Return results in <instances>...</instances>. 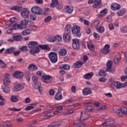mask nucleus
Returning <instances> with one entry per match:
<instances>
[{
    "mask_svg": "<svg viewBox=\"0 0 127 127\" xmlns=\"http://www.w3.org/2000/svg\"><path fill=\"white\" fill-rule=\"evenodd\" d=\"M24 89V86L23 85H21L19 83H17L13 88V92H18L20 91V90H22Z\"/></svg>",
    "mask_w": 127,
    "mask_h": 127,
    "instance_id": "obj_11",
    "label": "nucleus"
},
{
    "mask_svg": "<svg viewBox=\"0 0 127 127\" xmlns=\"http://www.w3.org/2000/svg\"><path fill=\"white\" fill-rule=\"evenodd\" d=\"M113 84H114V85H116L117 89H122V88H124L123 85L120 82L115 81Z\"/></svg>",
    "mask_w": 127,
    "mask_h": 127,
    "instance_id": "obj_30",
    "label": "nucleus"
},
{
    "mask_svg": "<svg viewBox=\"0 0 127 127\" xmlns=\"http://www.w3.org/2000/svg\"><path fill=\"white\" fill-rule=\"evenodd\" d=\"M12 10H15L16 11H20L22 10V7L18 6H14L11 8Z\"/></svg>",
    "mask_w": 127,
    "mask_h": 127,
    "instance_id": "obj_32",
    "label": "nucleus"
},
{
    "mask_svg": "<svg viewBox=\"0 0 127 127\" xmlns=\"http://www.w3.org/2000/svg\"><path fill=\"white\" fill-rule=\"evenodd\" d=\"M2 90L4 93L6 94H8V93H10V88L9 87H6L5 88H3Z\"/></svg>",
    "mask_w": 127,
    "mask_h": 127,
    "instance_id": "obj_42",
    "label": "nucleus"
},
{
    "mask_svg": "<svg viewBox=\"0 0 127 127\" xmlns=\"http://www.w3.org/2000/svg\"><path fill=\"white\" fill-rule=\"evenodd\" d=\"M63 39L65 42H69L71 40V35L69 33L64 34L63 35Z\"/></svg>",
    "mask_w": 127,
    "mask_h": 127,
    "instance_id": "obj_17",
    "label": "nucleus"
},
{
    "mask_svg": "<svg viewBox=\"0 0 127 127\" xmlns=\"http://www.w3.org/2000/svg\"><path fill=\"white\" fill-rule=\"evenodd\" d=\"M49 59L52 63H56L58 61V57H57V53L51 52L49 54Z\"/></svg>",
    "mask_w": 127,
    "mask_h": 127,
    "instance_id": "obj_3",
    "label": "nucleus"
},
{
    "mask_svg": "<svg viewBox=\"0 0 127 127\" xmlns=\"http://www.w3.org/2000/svg\"><path fill=\"white\" fill-rule=\"evenodd\" d=\"M38 43L34 41H31L29 43L28 48L29 49V52L32 55L35 56V54L40 52V49L38 47Z\"/></svg>",
    "mask_w": 127,
    "mask_h": 127,
    "instance_id": "obj_1",
    "label": "nucleus"
},
{
    "mask_svg": "<svg viewBox=\"0 0 127 127\" xmlns=\"http://www.w3.org/2000/svg\"><path fill=\"white\" fill-rule=\"evenodd\" d=\"M0 65H1L2 68H6V64L0 59Z\"/></svg>",
    "mask_w": 127,
    "mask_h": 127,
    "instance_id": "obj_52",
    "label": "nucleus"
},
{
    "mask_svg": "<svg viewBox=\"0 0 127 127\" xmlns=\"http://www.w3.org/2000/svg\"><path fill=\"white\" fill-rule=\"evenodd\" d=\"M71 25H67L65 27V31L67 32V33H70L71 32Z\"/></svg>",
    "mask_w": 127,
    "mask_h": 127,
    "instance_id": "obj_37",
    "label": "nucleus"
},
{
    "mask_svg": "<svg viewBox=\"0 0 127 127\" xmlns=\"http://www.w3.org/2000/svg\"><path fill=\"white\" fill-rule=\"evenodd\" d=\"M28 34H30V30L28 29H25L22 32V35H23L24 36L28 35Z\"/></svg>",
    "mask_w": 127,
    "mask_h": 127,
    "instance_id": "obj_40",
    "label": "nucleus"
},
{
    "mask_svg": "<svg viewBox=\"0 0 127 127\" xmlns=\"http://www.w3.org/2000/svg\"><path fill=\"white\" fill-rule=\"evenodd\" d=\"M90 117H91L90 114L86 113V112H81L80 120H81V121H86V120H88Z\"/></svg>",
    "mask_w": 127,
    "mask_h": 127,
    "instance_id": "obj_13",
    "label": "nucleus"
},
{
    "mask_svg": "<svg viewBox=\"0 0 127 127\" xmlns=\"http://www.w3.org/2000/svg\"><path fill=\"white\" fill-rule=\"evenodd\" d=\"M82 93L84 96L92 94V89L89 87L85 88L82 90Z\"/></svg>",
    "mask_w": 127,
    "mask_h": 127,
    "instance_id": "obj_19",
    "label": "nucleus"
},
{
    "mask_svg": "<svg viewBox=\"0 0 127 127\" xmlns=\"http://www.w3.org/2000/svg\"><path fill=\"white\" fill-rule=\"evenodd\" d=\"M34 107L32 106H29L25 108L26 111H30V110H33Z\"/></svg>",
    "mask_w": 127,
    "mask_h": 127,
    "instance_id": "obj_55",
    "label": "nucleus"
},
{
    "mask_svg": "<svg viewBox=\"0 0 127 127\" xmlns=\"http://www.w3.org/2000/svg\"><path fill=\"white\" fill-rule=\"evenodd\" d=\"M80 31L81 28H80V26H79L75 25L72 28V33L77 37H80L81 36V33H80Z\"/></svg>",
    "mask_w": 127,
    "mask_h": 127,
    "instance_id": "obj_4",
    "label": "nucleus"
},
{
    "mask_svg": "<svg viewBox=\"0 0 127 127\" xmlns=\"http://www.w3.org/2000/svg\"><path fill=\"white\" fill-rule=\"evenodd\" d=\"M85 111L89 112H93V108H92V106L86 107L85 108Z\"/></svg>",
    "mask_w": 127,
    "mask_h": 127,
    "instance_id": "obj_48",
    "label": "nucleus"
},
{
    "mask_svg": "<svg viewBox=\"0 0 127 127\" xmlns=\"http://www.w3.org/2000/svg\"><path fill=\"white\" fill-rule=\"evenodd\" d=\"M15 50V48L11 47L10 48L7 49L5 51V53H6L7 54H11V53H12V52H13Z\"/></svg>",
    "mask_w": 127,
    "mask_h": 127,
    "instance_id": "obj_31",
    "label": "nucleus"
},
{
    "mask_svg": "<svg viewBox=\"0 0 127 127\" xmlns=\"http://www.w3.org/2000/svg\"><path fill=\"white\" fill-rule=\"evenodd\" d=\"M80 43L79 44H72V47L73 48V49H75V50H77L78 49H80Z\"/></svg>",
    "mask_w": 127,
    "mask_h": 127,
    "instance_id": "obj_44",
    "label": "nucleus"
},
{
    "mask_svg": "<svg viewBox=\"0 0 127 127\" xmlns=\"http://www.w3.org/2000/svg\"><path fill=\"white\" fill-rule=\"evenodd\" d=\"M115 125V121L113 119H107L105 123L101 125V127H112Z\"/></svg>",
    "mask_w": 127,
    "mask_h": 127,
    "instance_id": "obj_7",
    "label": "nucleus"
},
{
    "mask_svg": "<svg viewBox=\"0 0 127 127\" xmlns=\"http://www.w3.org/2000/svg\"><path fill=\"white\" fill-rule=\"evenodd\" d=\"M99 75L101 77H105L106 76V71L103 69H101L99 72Z\"/></svg>",
    "mask_w": 127,
    "mask_h": 127,
    "instance_id": "obj_41",
    "label": "nucleus"
},
{
    "mask_svg": "<svg viewBox=\"0 0 127 127\" xmlns=\"http://www.w3.org/2000/svg\"><path fill=\"white\" fill-rule=\"evenodd\" d=\"M71 92L73 93V94L76 93V86H72L71 87Z\"/></svg>",
    "mask_w": 127,
    "mask_h": 127,
    "instance_id": "obj_61",
    "label": "nucleus"
},
{
    "mask_svg": "<svg viewBox=\"0 0 127 127\" xmlns=\"http://www.w3.org/2000/svg\"><path fill=\"white\" fill-rule=\"evenodd\" d=\"M38 47L42 49V50H46L47 51L50 50V48L48 45H38Z\"/></svg>",
    "mask_w": 127,
    "mask_h": 127,
    "instance_id": "obj_22",
    "label": "nucleus"
},
{
    "mask_svg": "<svg viewBox=\"0 0 127 127\" xmlns=\"http://www.w3.org/2000/svg\"><path fill=\"white\" fill-rule=\"evenodd\" d=\"M111 8L113 10H119L121 8V5L117 3H113L111 4Z\"/></svg>",
    "mask_w": 127,
    "mask_h": 127,
    "instance_id": "obj_18",
    "label": "nucleus"
},
{
    "mask_svg": "<svg viewBox=\"0 0 127 127\" xmlns=\"http://www.w3.org/2000/svg\"><path fill=\"white\" fill-rule=\"evenodd\" d=\"M96 29L98 32H100V33H102V32H104L105 31V28L103 26L99 27L96 28Z\"/></svg>",
    "mask_w": 127,
    "mask_h": 127,
    "instance_id": "obj_45",
    "label": "nucleus"
},
{
    "mask_svg": "<svg viewBox=\"0 0 127 127\" xmlns=\"http://www.w3.org/2000/svg\"><path fill=\"white\" fill-rule=\"evenodd\" d=\"M21 15L22 17H24V18H29L30 13H29V10H28V9L26 8H23L21 12Z\"/></svg>",
    "mask_w": 127,
    "mask_h": 127,
    "instance_id": "obj_8",
    "label": "nucleus"
},
{
    "mask_svg": "<svg viewBox=\"0 0 127 127\" xmlns=\"http://www.w3.org/2000/svg\"><path fill=\"white\" fill-rule=\"evenodd\" d=\"M10 84V79L9 78H5L3 80V84L5 87L8 86Z\"/></svg>",
    "mask_w": 127,
    "mask_h": 127,
    "instance_id": "obj_34",
    "label": "nucleus"
},
{
    "mask_svg": "<svg viewBox=\"0 0 127 127\" xmlns=\"http://www.w3.org/2000/svg\"><path fill=\"white\" fill-rule=\"evenodd\" d=\"M10 21L12 24V23H14V22H17V19L15 17L11 18Z\"/></svg>",
    "mask_w": 127,
    "mask_h": 127,
    "instance_id": "obj_54",
    "label": "nucleus"
},
{
    "mask_svg": "<svg viewBox=\"0 0 127 127\" xmlns=\"http://www.w3.org/2000/svg\"><path fill=\"white\" fill-rule=\"evenodd\" d=\"M55 41L56 42H61L62 41V37L61 36H55Z\"/></svg>",
    "mask_w": 127,
    "mask_h": 127,
    "instance_id": "obj_38",
    "label": "nucleus"
},
{
    "mask_svg": "<svg viewBox=\"0 0 127 127\" xmlns=\"http://www.w3.org/2000/svg\"><path fill=\"white\" fill-rule=\"evenodd\" d=\"M126 11L127 10L126 9V8H122L117 12V14L118 16H122V15H124L125 13H126Z\"/></svg>",
    "mask_w": 127,
    "mask_h": 127,
    "instance_id": "obj_28",
    "label": "nucleus"
},
{
    "mask_svg": "<svg viewBox=\"0 0 127 127\" xmlns=\"http://www.w3.org/2000/svg\"><path fill=\"white\" fill-rule=\"evenodd\" d=\"M20 50L22 51H28V49H27V46H22V47L21 48Z\"/></svg>",
    "mask_w": 127,
    "mask_h": 127,
    "instance_id": "obj_60",
    "label": "nucleus"
},
{
    "mask_svg": "<svg viewBox=\"0 0 127 127\" xmlns=\"http://www.w3.org/2000/svg\"><path fill=\"white\" fill-rule=\"evenodd\" d=\"M117 114L119 117H123L124 115H125L127 116V108L122 107H121V109L118 110L117 112Z\"/></svg>",
    "mask_w": 127,
    "mask_h": 127,
    "instance_id": "obj_9",
    "label": "nucleus"
},
{
    "mask_svg": "<svg viewBox=\"0 0 127 127\" xmlns=\"http://www.w3.org/2000/svg\"><path fill=\"white\" fill-rule=\"evenodd\" d=\"M55 99L57 101H59L62 99V94H61V91H59L55 96Z\"/></svg>",
    "mask_w": 127,
    "mask_h": 127,
    "instance_id": "obj_25",
    "label": "nucleus"
},
{
    "mask_svg": "<svg viewBox=\"0 0 127 127\" xmlns=\"http://www.w3.org/2000/svg\"><path fill=\"white\" fill-rule=\"evenodd\" d=\"M120 62V58H115L114 59V63L115 64H118Z\"/></svg>",
    "mask_w": 127,
    "mask_h": 127,
    "instance_id": "obj_63",
    "label": "nucleus"
},
{
    "mask_svg": "<svg viewBox=\"0 0 127 127\" xmlns=\"http://www.w3.org/2000/svg\"><path fill=\"white\" fill-rule=\"evenodd\" d=\"M51 7H56L57 9H62L63 5L59 4L58 0H52V2L51 4Z\"/></svg>",
    "mask_w": 127,
    "mask_h": 127,
    "instance_id": "obj_5",
    "label": "nucleus"
},
{
    "mask_svg": "<svg viewBox=\"0 0 127 127\" xmlns=\"http://www.w3.org/2000/svg\"><path fill=\"white\" fill-rule=\"evenodd\" d=\"M13 77L16 79H21L23 78V73L21 71H15L13 74Z\"/></svg>",
    "mask_w": 127,
    "mask_h": 127,
    "instance_id": "obj_12",
    "label": "nucleus"
},
{
    "mask_svg": "<svg viewBox=\"0 0 127 127\" xmlns=\"http://www.w3.org/2000/svg\"><path fill=\"white\" fill-rule=\"evenodd\" d=\"M110 47V45H105L104 48L101 50V52L103 54H109L111 52Z\"/></svg>",
    "mask_w": 127,
    "mask_h": 127,
    "instance_id": "obj_10",
    "label": "nucleus"
},
{
    "mask_svg": "<svg viewBox=\"0 0 127 127\" xmlns=\"http://www.w3.org/2000/svg\"><path fill=\"white\" fill-rule=\"evenodd\" d=\"M59 54L61 56H65L67 54V51L65 49H61L59 52Z\"/></svg>",
    "mask_w": 127,
    "mask_h": 127,
    "instance_id": "obj_33",
    "label": "nucleus"
},
{
    "mask_svg": "<svg viewBox=\"0 0 127 127\" xmlns=\"http://www.w3.org/2000/svg\"><path fill=\"white\" fill-rule=\"evenodd\" d=\"M60 70H69L70 69V65L67 64H62V66L59 67Z\"/></svg>",
    "mask_w": 127,
    "mask_h": 127,
    "instance_id": "obj_27",
    "label": "nucleus"
},
{
    "mask_svg": "<svg viewBox=\"0 0 127 127\" xmlns=\"http://www.w3.org/2000/svg\"><path fill=\"white\" fill-rule=\"evenodd\" d=\"M28 69H29V70H30V71H35V70H37L38 69V67H37V66L32 64H29Z\"/></svg>",
    "mask_w": 127,
    "mask_h": 127,
    "instance_id": "obj_24",
    "label": "nucleus"
},
{
    "mask_svg": "<svg viewBox=\"0 0 127 127\" xmlns=\"http://www.w3.org/2000/svg\"><path fill=\"white\" fill-rule=\"evenodd\" d=\"M4 102H5V99H3L0 101V107H3L4 106Z\"/></svg>",
    "mask_w": 127,
    "mask_h": 127,
    "instance_id": "obj_64",
    "label": "nucleus"
},
{
    "mask_svg": "<svg viewBox=\"0 0 127 127\" xmlns=\"http://www.w3.org/2000/svg\"><path fill=\"white\" fill-rule=\"evenodd\" d=\"M42 78L45 83H51L52 81V76L51 75H43Z\"/></svg>",
    "mask_w": 127,
    "mask_h": 127,
    "instance_id": "obj_14",
    "label": "nucleus"
},
{
    "mask_svg": "<svg viewBox=\"0 0 127 127\" xmlns=\"http://www.w3.org/2000/svg\"><path fill=\"white\" fill-rule=\"evenodd\" d=\"M87 46L90 51H92V52L95 51V47L91 41H89L87 42Z\"/></svg>",
    "mask_w": 127,
    "mask_h": 127,
    "instance_id": "obj_16",
    "label": "nucleus"
},
{
    "mask_svg": "<svg viewBox=\"0 0 127 127\" xmlns=\"http://www.w3.org/2000/svg\"><path fill=\"white\" fill-rule=\"evenodd\" d=\"M10 101L12 103H16L18 102V98H16V96L12 95L10 97Z\"/></svg>",
    "mask_w": 127,
    "mask_h": 127,
    "instance_id": "obj_35",
    "label": "nucleus"
},
{
    "mask_svg": "<svg viewBox=\"0 0 127 127\" xmlns=\"http://www.w3.org/2000/svg\"><path fill=\"white\" fill-rule=\"evenodd\" d=\"M99 24H100V21L99 20H97V21H95V22H94L92 25L93 26H94V27H97V26H98V25H99Z\"/></svg>",
    "mask_w": 127,
    "mask_h": 127,
    "instance_id": "obj_49",
    "label": "nucleus"
},
{
    "mask_svg": "<svg viewBox=\"0 0 127 127\" xmlns=\"http://www.w3.org/2000/svg\"><path fill=\"white\" fill-rule=\"evenodd\" d=\"M31 11L34 14H37V15H41L42 14V10L39 8V7L34 6L31 9Z\"/></svg>",
    "mask_w": 127,
    "mask_h": 127,
    "instance_id": "obj_6",
    "label": "nucleus"
},
{
    "mask_svg": "<svg viewBox=\"0 0 127 127\" xmlns=\"http://www.w3.org/2000/svg\"><path fill=\"white\" fill-rule=\"evenodd\" d=\"M22 110V108L17 109L16 108H9V111H12V112H19V111H21Z\"/></svg>",
    "mask_w": 127,
    "mask_h": 127,
    "instance_id": "obj_47",
    "label": "nucleus"
},
{
    "mask_svg": "<svg viewBox=\"0 0 127 127\" xmlns=\"http://www.w3.org/2000/svg\"><path fill=\"white\" fill-rule=\"evenodd\" d=\"M84 63L83 62H80V61H77L76 63H75L73 64V66L74 68H81L82 66H83V64Z\"/></svg>",
    "mask_w": 127,
    "mask_h": 127,
    "instance_id": "obj_23",
    "label": "nucleus"
},
{
    "mask_svg": "<svg viewBox=\"0 0 127 127\" xmlns=\"http://www.w3.org/2000/svg\"><path fill=\"white\" fill-rule=\"evenodd\" d=\"M65 10L66 12H67V13H69V14H71V13L73 12V10H74V8L73 7L66 6V7L65 8Z\"/></svg>",
    "mask_w": 127,
    "mask_h": 127,
    "instance_id": "obj_26",
    "label": "nucleus"
},
{
    "mask_svg": "<svg viewBox=\"0 0 127 127\" xmlns=\"http://www.w3.org/2000/svg\"><path fill=\"white\" fill-rule=\"evenodd\" d=\"M108 12V9H103L99 13V17H103Z\"/></svg>",
    "mask_w": 127,
    "mask_h": 127,
    "instance_id": "obj_29",
    "label": "nucleus"
},
{
    "mask_svg": "<svg viewBox=\"0 0 127 127\" xmlns=\"http://www.w3.org/2000/svg\"><path fill=\"white\" fill-rule=\"evenodd\" d=\"M29 16L32 20H36L37 17L35 15L32 14L30 15Z\"/></svg>",
    "mask_w": 127,
    "mask_h": 127,
    "instance_id": "obj_57",
    "label": "nucleus"
},
{
    "mask_svg": "<svg viewBox=\"0 0 127 127\" xmlns=\"http://www.w3.org/2000/svg\"><path fill=\"white\" fill-rule=\"evenodd\" d=\"M13 39L15 41H20L21 40V36H14Z\"/></svg>",
    "mask_w": 127,
    "mask_h": 127,
    "instance_id": "obj_46",
    "label": "nucleus"
},
{
    "mask_svg": "<svg viewBox=\"0 0 127 127\" xmlns=\"http://www.w3.org/2000/svg\"><path fill=\"white\" fill-rule=\"evenodd\" d=\"M29 21L25 19L21 20L20 21L19 24H15L13 26V28L14 29H24V28H26L27 27V25H28Z\"/></svg>",
    "mask_w": 127,
    "mask_h": 127,
    "instance_id": "obj_2",
    "label": "nucleus"
},
{
    "mask_svg": "<svg viewBox=\"0 0 127 127\" xmlns=\"http://www.w3.org/2000/svg\"><path fill=\"white\" fill-rule=\"evenodd\" d=\"M62 125V122L59 121V122H56L51 123L48 126V127H59Z\"/></svg>",
    "mask_w": 127,
    "mask_h": 127,
    "instance_id": "obj_20",
    "label": "nucleus"
},
{
    "mask_svg": "<svg viewBox=\"0 0 127 127\" xmlns=\"http://www.w3.org/2000/svg\"><path fill=\"white\" fill-rule=\"evenodd\" d=\"M93 5L92 6L94 8H100V5H101V2L102 0H94L93 2Z\"/></svg>",
    "mask_w": 127,
    "mask_h": 127,
    "instance_id": "obj_15",
    "label": "nucleus"
},
{
    "mask_svg": "<svg viewBox=\"0 0 127 127\" xmlns=\"http://www.w3.org/2000/svg\"><path fill=\"white\" fill-rule=\"evenodd\" d=\"M80 43V40L78 39H72V44H77Z\"/></svg>",
    "mask_w": 127,
    "mask_h": 127,
    "instance_id": "obj_51",
    "label": "nucleus"
},
{
    "mask_svg": "<svg viewBox=\"0 0 127 127\" xmlns=\"http://www.w3.org/2000/svg\"><path fill=\"white\" fill-rule=\"evenodd\" d=\"M93 72L86 73L85 75H84V77L85 79H91L92 77H93Z\"/></svg>",
    "mask_w": 127,
    "mask_h": 127,
    "instance_id": "obj_36",
    "label": "nucleus"
},
{
    "mask_svg": "<svg viewBox=\"0 0 127 127\" xmlns=\"http://www.w3.org/2000/svg\"><path fill=\"white\" fill-rule=\"evenodd\" d=\"M52 19V17L51 16H47L45 19V22H49Z\"/></svg>",
    "mask_w": 127,
    "mask_h": 127,
    "instance_id": "obj_50",
    "label": "nucleus"
},
{
    "mask_svg": "<svg viewBox=\"0 0 127 127\" xmlns=\"http://www.w3.org/2000/svg\"><path fill=\"white\" fill-rule=\"evenodd\" d=\"M99 82H101V83H105L107 81V79L104 77H101L99 79Z\"/></svg>",
    "mask_w": 127,
    "mask_h": 127,
    "instance_id": "obj_58",
    "label": "nucleus"
},
{
    "mask_svg": "<svg viewBox=\"0 0 127 127\" xmlns=\"http://www.w3.org/2000/svg\"><path fill=\"white\" fill-rule=\"evenodd\" d=\"M25 78L28 82L30 81V74L28 72L26 73Z\"/></svg>",
    "mask_w": 127,
    "mask_h": 127,
    "instance_id": "obj_53",
    "label": "nucleus"
},
{
    "mask_svg": "<svg viewBox=\"0 0 127 127\" xmlns=\"http://www.w3.org/2000/svg\"><path fill=\"white\" fill-rule=\"evenodd\" d=\"M3 125L4 126V127H12V126H11V124L9 123L4 124Z\"/></svg>",
    "mask_w": 127,
    "mask_h": 127,
    "instance_id": "obj_62",
    "label": "nucleus"
},
{
    "mask_svg": "<svg viewBox=\"0 0 127 127\" xmlns=\"http://www.w3.org/2000/svg\"><path fill=\"white\" fill-rule=\"evenodd\" d=\"M105 109H107V106L106 105H104L101 106L100 108L97 109V110L99 112L100 111L105 110Z\"/></svg>",
    "mask_w": 127,
    "mask_h": 127,
    "instance_id": "obj_56",
    "label": "nucleus"
},
{
    "mask_svg": "<svg viewBox=\"0 0 127 127\" xmlns=\"http://www.w3.org/2000/svg\"><path fill=\"white\" fill-rule=\"evenodd\" d=\"M35 89H38L39 92H40V94H42L43 93V87H42L41 86L38 85L37 86H34Z\"/></svg>",
    "mask_w": 127,
    "mask_h": 127,
    "instance_id": "obj_39",
    "label": "nucleus"
},
{
    "mask_svg": "<svg viewBox=\"0 0 127 127\" xmlns=\"http://www.w3.org/2000/svg\"><path fill=\"white\" fill-rule=\"evenodd\" d=\"M120 31L122 33H127V27L123 26L121 28Z\"/></svg>",
    "mask_w": 127,
    "mask_h": 127,
    "instance_id": "obj_43",
    "label": "nucleus"
},
{
    "mask_svg": "<svg viewBox=\"0 0 127 127\" xmlns=\"http://www.w3.org/2000/svg\"><path fill=\"white\" fill-rule=\"evenodd\" d=\"M107 69H106V71H108L109 72H112L111 69L112 67H113V62L112 61H108L107 63Z\"/></svg>",
    "mask_w": 127,
    "mask_h": 127,
    "instance_id": "obj_21",
    "label": "nucleus"
},
{
    "mask_svg": "<svg viewBox=\"0 0 127 127\" xmlns=\"http://www.w3.org/2000/svg\"><path fill=\"white\" fill-rule=\"evenodd\" d=\"M32 80L35 83H37V82H38V77L35 76H33Z\"/></svg>",
    "mask_w": 127,
    "mask_h": 127,
    "instance_id": "obj_59",
    "label": "nucleus"
}]
</instances>
